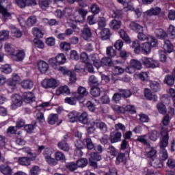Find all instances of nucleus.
<instances>
[{"label":"nucleus","mask_w":175,"mask_h":175,"mask_svg":"<svg viewBox=\"0 0 175 175\" xmlns=\"http://www.w3.org/2000/svg\"><path fill=\"white\" fill-rule=\"evenodd\" d=\"M78 94L81 95V96H87L88 95V92L87 91V89L85 88L80 86L78 88Z\"/></svg>","instance_id":"obj_58"},{"label":"nucleus","mask_w":175,"mask_h":175,"mask_svg":"<svg viewBox=\"0 0 175 175\" xmlns=\"http://www.w3.org/2000/svg\"><path fill=\"white\" fill-rule=\"evenodd\" d=\"M129 27L135 32H143V26L142 25L133 21L131 22L129 25Z\"/></svg>","instance_id":"obj_17"},{"label":"nucleus","mask_w":175,"mask_h":175,"mask_svg":"<svg viewBox=\"0 0 175 175\" xmlns=\"http://www.w3.org/2000/svg\"><path fill=\"white\" fill-rule=\"evenodd\" d=\"M109 25L111 29H113L116 31L121 28L122 23H121V21H118L117 19H113L112 21H110Z\"/></svg>","instance_id":"obj_15"},{"label":"nucleus","mask_w":175,"mask_h":175,"mask_svg":"<svg viewBox=\"0 0 175 175\" xmlns=\"http://www.w3.org/2000/svg\"><path fill=\"white\" fill-rule=\"evenodd\" d=\"M107 55H108L109 58H113L116 57V52L112 46H109L107 48Z\"/></svg>","instance_id":"obj_52"},{"label":"nucleus","mask_w":175,"mask_h":175,"mask_svg":"<svg viewBox=\"0 0 175 175\" xmlns=\"http://www.w3.org/2000/svg\"><path fill=\"white\" fill-rule=\"evenodd\" d=\"M57 146L60 150H62L63 151L68 152L69 151V144L66 143V141L62 140L57 144Z\"/></svg>","instance_id":"obj_32"},{"label":"nucleus","mask_w":175,"mask_h":175,"mask_svg":"<svg viewBox=\"0 0 175 175\" xmlns=\"http://www.w3.org/2000/svg\"><path fill=\"white\" fill-rule=\"evenodd\" d=\"M111 35L110 29L107 28H104L100 31V38L102 40H107L110 39Z\"/></svg>","instance_id":"obj_14"},{"label":"nucleus","mask_w":175,"mask_h":175,"mask_svg":"<svg viewBox=\"0 0 175 175\" xmlns=\"http://www.w3.org/2000/svg\"><path fill=\"white\" fill-rule=\"evenodd\" d=\"M162 160L156 159L154 160H152V164L155 169H159L161 167H163V164L161 161Z\"/></svg>","instance_id":"obj_51"},{"label":"nucleus","mask_w":175,"mask_h":175,"mask_svg":"<svg viewBox=\"0 0 175 175\" xmlns=\"http://www.w3.org/2000/svg\"><path fill=\"white\" fill-rule=\"evenodd\" d=\"M25 131L27 132V133H32L35 128H36V121H33L30 124L25 125Z\"/></svg>","instance_id":"obj_30"},{"label":"nucleus","mask_w":175,"mask_h":175,"mask_svg":"<svg viewBox=\"0 0 175 175\" xmlns=\"http://www.w3.org/2000/svg\"><path fill=\"white\" fill-rule=\"evenodd\" d=\"M8 39H9V31H0V40H6Z\"/></svg>","instance_id":"obj_54"},{"label":"nucleus","mask_w":175,"mask_h":175,"mask_svg":"<svg viewBox=\"0 0 175 175\" xmlns=\"http://www.w3.org/2000/svg\"><path fill=\"white\" fill-rule=\"evenodd\" d=\"M89 58L92 61L93 65L95 66V68L97 69L100 68V59H99V55H98V54H91Z\"/></svg>","instance_id":"obj_11"},{"label":"nucleus","mask_w":175,"mask_h":175,"mask_svg":"<svg viewBox=\"0 0 175 175\" xmlns=\"http://www.w3.org/2000/svg\"><path fill=\"white\" fill-rule=\"evenodd\" d=\"M100 62V66H114V63H113L111 57H103Z\"/></svg>","instance_id":"obj_20"},{"label":"nucleus","mask_w":175,"mask_h":175,"mask_svg":"<svg viewBox=\"0 0 175 175\" xmlns=\"http://www.w3.org/2000/svg\"><path fill=\"white\" fill-rule=\"evenodd\" d=\"M155 35L159 39H165L167 38V33L162 29H156Z\"/></svg>","instance_id":"obj_24"},{"label":"nucleus","mask_w":175,"mask_h":175,"mask_svg":"<svg viewBox=\"0 0 175 175\" xmlns=\"http://www.w3.org/2000/svg\"><path fill=\"white\" fill-rule=\"evenodd\" d=\"M90 10L93 14H98L100 12V8L96 3H94L90 6Z\"/></svg>","instance_id":"obj_53"},{"label":"nucleus","mask_w":175,"mask_h":175,"mask_svg":"<svg viewBox=\"0 0 175 175\" xmlns=\"http://www.w3.org/2000/svg\"><path fill=\"white\" fill-rule=\"evenodd\" d=\"M66 167L68 169V170H71V172H75V170L77 169V164L75 163H68L66 165Z\"/></svg>","instance_id":"obj_63"},{"label":"nucleus","mask_w":175,"mask_h":175,"mask_svg":"<svg viewBox=\"0 0 175 175\" xmlns=\"http://www.w3.org/2000/svg\"><path fill=\"white\" fill-rule=\"evenodd\" d=\"M163 49L167 53H172L174 50V46L169 40L164 41Z\"/></svg>","instance_id":"obj_21"},{"label":"nucleus","mask_w":175,"mask_h":175,"mask_svg":"<svg viewBox=\"0 0 175 175\" xmlns=\"http://www.w3.org/2000/svg\"><path fill=\"white\" fill-rule=\"evenodd\" d=\"M124 42H122L121 40H118L114 44L115 49L118 51H121V50H122Z\"/></svg>","instance_id":"obj_57"},{"label":"nucleus","mask_w":175,"mask_h":175,"mask_svg":"<svg viewBox=\"0 0 175 175\" xmlns=\"http://www.w3.org/2000/svg\"><path fill=\"white\" fill-rule=\"evenodd\" d=\"M126 162V157L124 153H119L116 157V164L120 165V163H125Z\"/></svg>","instance_id":"obj_26"},{"label":"nucleus","mask_w":175,"mask_h":175,"mask_svg":"<svg viewBox=\"0 0 175 175\" xmlns=\"http://www.w3.org/2000/svg\"><path fill=\"white\" fill-rule=\"evenodd\" d=\"M12 58L14 59V61H17L18 62H20V61H23L24 58H25V53L24 51H20L18 50L16 52H14L12 55Z\"/></svg>","instance_id":"obj_10"},{"label":"nucleus","mask_w":175,"mask_h":175,"mask_svg":"<svg viewBox=\"0 0 175 175\" xmlns=\"http://www.w3.org/2000/svg\"><path fill=\"white\" fill-rule=\"evenodd\" d=\"M92 36V33H91V29L90 27L85 26L81 31V37L84 40H90Z\"/></svg>","instance_id":"obj_9"},{"label":"nucleus","mask_w":175,"mask_h":175,"mask_svg":"<svg viewBox=\"0 0 175 175\" xmlns=\"http://www.w3.org/2000/svg\"><path fill=\"white\" fill-rule=\"evenodd\" d=\"M121 137H122V133L120 131H113L110 133L109 140L111 143H118L121 142Z\"/></svg>","instance_id":"obj_6"},{"label":"nucleus","mask_w":175,"mask_h":175,"mask_svg":"<svg viewBox=\"0 0 175 175\" xmlns=\"http://www.w3.org/2000/svg\"><path fill=\"white\" fill-rule=\"evenodd\" d=\"M157 109L160 113V114H166L167 113V109H166V106L162 103H158L157 105Z\"/></svg>","instance_id":"obj_35"},{"label":"nucleus","mask_w":175,"mask_h":175,"mask_svg":"<svg viewBox=\"0 0 175 175\" xmlns=\"http://www.w3.org/2000/svg\"><path fill=\"white\" fill-rule=\"evenodd\" d=\"M86 143V147L88 150H92L94 148L95 146L94 145V143H92V140L90 138H87L85 139Z\"/></svg>","instance_id":"obj_64"},{"label":"nucleus","mask_w":175,"mask_h":175,"mask_svg":"<svg viewBox=\"0 0 175 175\" xmlns=\"http://www.w3.org/2000/svg\"><path fill=\"white\" fill-rule=\"evenodd\" d=\"M150 88L154 92H158L161 91V84L155 81H151L150 83Z\"/></svg>","instance_id":"obj_29"},{"label":"nucleus","mask_w":175,"mask_h":175,"mask_svg":"<svg viewBox=\"0 0 175 175\" xmlns=\"http://www.w3.org/2000/svg\"><path fill=\"white\" fill-rule=\"evenodd\" d=\"M88 164V161L87 159H81L77 161V167H85Z\"/></svg>","instance_id":"obj_50"},{"label":"nucleus","mask_w":175,"mask_h":175,"mask_svg":"<svg viewBox=\"0 0 175 175\" xmlns=\"http://www.w3.org/2000/svg\"><path fill=\"white\" fill-rule=\"evenodd\" d=\"M1 173L4 175H12L13 174V170L8 165H3L0 167Z\"/></svg>","instance_id":"obj_19"},{"label":"nucleus","mask_w":175,"mask_h":175,"mask_svg":"<svg viewBox=\"0 0 175 175\" xmlns=\"http://www.w3.org/2000/svg\"><path fill=\"white\" fill-rule=\"evenodd\" d=\"M57 95H61V94H66V95H69V94H70V90L66 85L62 86L57 90Z\"/></svg>","instance_id":"obj_33"},{"label":"nucleus","mask_w":175,"mask_h":175,"mask_svg":"<svg viewBox=\"0 0 175 175\" xmlns=\"http://www.w3.org/2000/svg\"><path fill=\"white\" fill-rule=\"evenodd\" d=\"M68 117L70 122H76L79 120V113L77 111L70 112Z\"/></svg>","instance_id":"obj_34"},{"label":"nucleus","mask_w":175,"mask_h":175,"mask_svg":"<svg viewBox=\"0 0 175 175\" xmlns=\"http://www.w3.org/2000/svg\"><path fill=\"white\" fill-rule=\"evenodd\" d=\"M12 70H13L12 69V66H10V64H5L1 68V72L3 73H5V75H9V73H12Z\"/></svg>","instance_id":"obj_47"},{"label":"nucleus","mask_w":175,"mask_h":175,"mask_svg":"<svg viewBox=\"0 0 175 175\" xmlns=\"http://www.w3.org/2000/svg\"><path fill=\"white\" fill-rule=\"evenodd\" d=\"M137 38L141 42H144V40H148V42H150L151 46L152 47H157V46L158 45V42L157 41V39H155V38L151 36H148V34H145L142 31H139L138 33Z\"/></svg>","instance_id":"obj_3"},{"label":"nucleus","mask_w":175,"mask_h":175,"mask_svg":"<svg viewBox=\"0 0 175 175\" xmlns=\"http://www.w3.org/2000/svg\"><path fill=\"white\" fill-rule=\"evenodd\" d=\"M57 63L58 65H64L66 62V57L63 53H59L56 57Z\"/></svg>","instance_id":"obj_39"},{"label":"nucleus","mask_w":175,"mask_h":175,"mask_svg":"<svg viewBox=\"0 0 175 175\" xmlns=\"http://www.w3.org/2000/svg\"><path fill=\"white\" fill-rule=\"evenodd\" d=\"M78 120L81 124H88V113H87V112L82 113L78 118Z\"/></svg>","instance_id":"obj_31"},{"label":"nucleus","mask_w":175,"mask_h":175,"mask_svg":"<svg viewBox=\"0 0 175 175\" xmlns=\"http://www.w3.org/2000/svg\"><path fill=\"white\" fill-rule=\"evenodd\" d=\"M56 161H65V154L62 152L57 151L55 154Z\"/></svg>","instance_id":"obj_62"},{"label":"nucleus","mask_w":175,"mask_h":175,"mask_svg":"<svg viewBox=\"0 0 175 175\" xmlns=\"http://www.w3.org/2000/svg\"><path fill=\"white\" fill-rule=\"evenodd\" d=\"M141 61L146 68H159L158 61L152 59V58L144 57L142 58Z\"/></svg>","instance_id":"obj_4"},{"label":"nucleus","mask_w":175,"mask_h":175,"mask_svg":"<svg viewBox=\"0 0 175 175\" xmlns=\"http://www.w3.org/2000/svg\"><path fill=\"white\" fill-rule=\"evenodd\" d=\"M58 121L57 114H51L48 118V122L50 125H54Z\"/></svg>","instance_id":"obj_41"},{"label":"nucleus","mask_w":175,"mask_h":175,"mask_svg":"<svg viewBox=\"0 0 175 175\" xmlns=\"http://www.w3.org/2000/svg\"><path fill=\"white\" fill-rule=\"evenodd\" d=\"M161 12V10L160 8L158 7H155V8H152L149 10H147L146 12V14H147V16H158V14H159Z\"/></svg>","instance_id":"obj_22"},{"label":"nucleus","mask_w":175,"mask_h":175,"mask_svg":"<svg viewBox=\"0 0 175 175\" xmlns=\"http://www.w3.org/2000/svg\"><path fill=\"white\" fill-rule=\"evenodd\" d=\"M92 124L100 129L102 133H106V132H107V125H106L103 122H99V120H96L92 122Z\"/></svg>","instance_id":"obj_8"},{"label":"nucleus","mask_w":175,"mask_h":175,"mask_svg":"<svg viewBox=\"0 0 175 175\" xmlns=\"http://www.w3.org/2000/svg\"><path fill=\"white\" fill-rule=\"evenodd\" d=\"M49 62L50 65L53 68V69H58V63L57 62V57L50 58Z\"/></svg>","instance_id":"obj_56"},{"label":"nucleus","mask_w":175,"mask_h":175,"mask_svg":"<svg viewBox=\"0 0 175 175\" xmlns=\"http://www.w3.org/2000/svg\"><path fill=\"white\" fill-rule=\"evenodd\" d=\"M12 102L14 105H16V106L20 107V106H22L23 105V98H21L20 95L15 94L12 96Z\"/></svg>","instance_id":"obj_27"},{"label":"nucleus","mask_w":175,"mask_h":175,"mask_svg":"<svg viewBox=\"0 0 175 175\" xmlns=\"http://www.w3.org/2000/svg\"><path fill=\"white\" fill-rule=\"evenodd\" d=\"M136 140L137 142H139V143H142V144L145 145H147L148 143L147 141V135L138 136Z\"/></svg>","instance_id":"obj_55"},{"label":"nucleus","mask_w":175,"mask_h":175,"mask_svg":"<svg viewBox=\"0 0 175 175\" xmlns=\"http://www.w3.org/2000/svg\"><path fill=\"white\" fill-rule=\"evenodd\" d=\"M159 136H161V130L160 133L157 130H153L149 133V139L152 140V142H157Z\"/></svg>","instance_id":"obj_23"},{"label":"nucleus","mask_w":175,"mask_h":175,"mask_svg":"<svg viewBox=\"0 0 175 175\" xmlns=\"http://www.w3.org/2000/svg\"><path fill=\"white\" fill-rule=\"evenodd\" d=\"M111 109H113L116 111V113H118V114H125V112L126 111L125 107H120L117 105H112Z\"/></svg>","instance_id":"obj_36"},{"label":"nucleus","mask_w":175,"mask_h":175,"mask_svg":"<svg viewBox=\"0 0 175 175\" xmlns=\"http://www.w3.org/2000/svg\"><path fill=\"white\" fill-rule=\"evenodd\" d=\"M38 23V19L36 18V16H31L28 18L27 20L26 24L27 27H33L35 24Z\"/></svg>","instance_id":"obj_38"},{"label":"nucleus","mask_w":175,"mask_h":175,"mask_svg":"<svg viewBox=\"0 0 175 175\" xmlns=\"http://www.w3.org/2000/svg\"><path fill=\"white\" fill-rule=\"evenodd\" d=\"M8 9H9V6H7L5 8L3 5H0V13L2 14L4 20H8L9 17L12 16V14L8 11Z\"/></svg>","instance_id":"obj_18"},{"label":"nucleus","mask_w":175,"mask_h":175,"mask_svg":"<svg viewBox=\"0 0 175 175\" xmlns=\"http://www.w3.org/2000/svg\"><path fill=\"white\" fill-rule=\"evenodd\" d=\"M36 157H38V155L34 154V157H19L18 159V162L19 165H21V166H31V161H35V159H36Z\"/></svg>","instance_id":"obj_5"},{"label":"nucleus","mask_w":175,"mask_h":175,"mask_svg":"<svg viewBox=\"0 0 175 175\" xmlns=\"http://www.w3.org/2000/svg\"><path fill=\"white\" fill-rule=\"evenodd\" d=\"M168 33L170 35L171 39H175V27L173 25H170L167 29Z\"/></svg>","instance_id":"obj_61"},{"label":"nucleus","mask_w":175,"mask_h":175,"mask_svg":"<svg viewBox=\"0 0 175 175\" xmlns=\"http://www.w3.org/2000/svg\"><path fill=\"white\" fill-rule=\"evenodd\" d=\"M90 160L96 161L97 162H99V161L102 160V156L100 154H99V153L91 152L90 153Z\"/></svg>","instance_id":"obj_46"},{"label":"nucleus","mask_w":175,"mask_h":175,"mask_svg":"<svg viewBox=\"0 0 175 175\" xmlns=\"http://www.w3.org/2000/svg\"><path fill=\"white\" fill-rule=\"evenodd\" d=\"M80 59L81 62H83L84 64L88 63V61H90V57H88V55L85 52H83L81 53V57Z\"/></svg>","instance_id":"obj_59"},{"label":"nucleus","mask_w":175,"mask_h":175,"mask_svg":"<svg viewBox=\"0 0 175 175\" xmlns=\"http://www.w3.org/2000/svg\"><path fill=\"white\" fill-rule=\"evenodd\" d=\"M119 34L120 38L124 40V42H126V43H131V38H129V36H128V33H126V31H125V30L124 29H120L119 31Z\"/></svg>","instance_id":"obj_25"},{"label":"nucleus","mask_w":175,"mask_h":175,"mask_svg":"<svg viewBox=\"0 0 175 175\" xmlns=\"http://www.w3.org/2000/svg\"><path fill=\"white\" fill-rule=\"evenodd\" d=\"M130 65L134 69H137V70H140V69H142V63L137 59H131L130 61Z\"/></svg>","instance_id":"obj_28"},{"label":"nucleus","mask_w":175,"mask_h":175,"mask_svg":"<svg viewBox=\"0 0 175 175\" xmlns=\"http://www.w3.org/2000/svg\"><path fill=\"white\" fill-rule=\"evenodd\" d=\"M11 32L15 38H21V36H23V32L17 28H13Z\"/></svg>","instance_id":"obj_60"},{"label":"nucleus","mask_w":175,"mask_h":175,"mask_svg":"<svg viewBox=\"0 0 175 175\" xmlns=\"http://www.w3.org/2000/svg\"><path fill=\"white\" fill-rule=\"evenodd\" d=\"M42 85L44 88H57V81L53 79H44Z\"/></svg>","instance_id":"obj_7"},{"label":"nucleus","mask_w":175,"mask_h":175,"mask_svg":"<svg viewBox=\"0 0 175 175\" xmlns=\"http://www.w3.org/2000/svg\"><path fill=\"white\" fill-rule=\"evenodd\" d=\"M22 98L25 103H31V102L35 100V96H33V93L31 92L23 93Z\"/></svg>","instance_id":"obj_12"},{"label":"nucleus","mask_w":175,"mask_h":175,"mask_svg":"<svg viewBox=\"0 0 175 175\" xmlns=\"http://www.w3.org/2000/svg\"><path fill=\"white\" fill-rule=\"evenodd\" d=\"M145 97L148 99V100H153V102H158V96L155 94H152L151 93V90L150 89L145 90Z\"/></svg>","instance_id":"obj_16"},{"label":"nucleus","mask_w":175,"mask_h":175,"mask_svg":"<svg viewBox=\"0 0 175 175\" xmlns=\"http://www.w3.org/2000/svg\"><path fill=\"white\" fill-rule=\"evenodd\" d=\"M164 83L167 85H173L174 84V77L173 75L165 76Z\"/></svg>","instance_id":"obj_42"},{"label":"nucleus","mask_w":175,"mask_h":175,"mask_svg":"<svg viewBox=\"0 0 175 175\" xmlns=\"http://www.w3.org/2000/svg\"><path fill=\"white\" fill-rule=\"evenodd\" d=\"M115 128V131L116 132H119V131H121V132H125V131H126V127L125 126V125H124L122 123H118L116 124L114 126Z\"/></svg>","instance_id":"obj_49"},{"label":"nucleus","mask_w":175,"mask_h":175,"mask_svg":"<svg viewBox=\"0 0 175 175\" xmlns=\"http://www.w3.org/2000/svg\"><path fill=\"white\" fill-rule=\"evenodd\" d=\"M119 91L122 98H129L132 95V92L129 90L120 89Z\"/></svg>","instance_id":"obj_40"},{"label":"nucleus","mask_w":175,"mask_h":175,"mask_svg":"<svg viewBox=\"0 0 175 175\" xmlns=\"http://www.w3.org/2000/svg\"><path fill=\"white\" fill-rule=\"evenodd\" d=\"M38 68L41 73H46L49 70V64L43 60H40L38 62Z\"/></svg>","instance_id":"obj_13"},{"label":"nucleus","mask_w":175,"mask_h":175,"mask_svg":"<svg viewBox=\"0 0 175 175\" xmlns=\"http://www.w3.org/2000/svg\"><path fill=\"white\" fill-rule=\"evenodd\" d=\"M5 50L6 53L11 54V55H13V54H14V48H13V46L11 45V44L9 42H6L5 44Z\"/></svg>","instance_id":"obj_45"},{"label":"nucleus","mask_w":175,"mask_h":175,"mask_svg":"<svg viewBox=\"0 0 175 175\" xmlns=\"http://www.w3.org/2000/svg\"><path fill=\"white\" fill-rule=\"evenodd\" d=\"M161 139L159 143L160 147L159 159L160 161H166L169 158L167 150L165 148L169 144V131H167V128L161 127Z\"/></svg>","instance_id":"obj_1"},{"label":"nucleus","mask_w":175,"mask_h":175,"mask_svg":"<svg viewBox=\"0 0 175 175\" xmlns=\"http://www.w3.org/2000/svg\"><path fill=\"white\" fill-rule=\"evenodd\" d=\"M40 173V167L38 165H33L29 170V175H39Z\"/></svg>","instance_id":"obj_43"},{"label":"nucleus","mask_w":175,"mask_h":175,"mask_svg":"<svg viewBox=\"0 0 175 175\" xmlns=\"http://www.w3.org/2000/svg\"><path fill=\"white\" fill-rule=\"evenodd\" d=\"M23 88L28 90L33 87V82L31 79L25 80L21 83Z\"/></svg>","instance_id":"obj_37"},{"label":"nucleus","mask_w":175,"mask_h":175,"mask_svg":"<svg viewBox=\"0 0 175 175\" xmlns=\"http://www.w3.org/2000/svg\"><path fill=\"white\" fill-rule=\"evenodd\" d=\"M33 35L36 36V38H43V32H42V30L38 27H34L33 29Z\"/></svg>","instance_id":"obj_48"},{"label":"nucleus","mask_w":175,"mask_h":175,"mask_svg":"<svg viewBox=\"0 0 175 175\" xmlns=\"http://www.w3.org/2000/svg\"><path fill=\"white\" fill-rule=\"evenodd\" d=\"M151 42H144L141 46L139 43V40H136L133 42L132 48L134 49V53L135 54H140V53H144V54H150L151 52Z\"/></svg>","instance_id":"obj_2"},{"label":"nucleus","mask_w":175,"mask_h":175,"mask_svg":"<svg viewBox=\"0 0 175 175\" xmlns=\"http://www.w3.org/2000/svg\"><path fill=\"white\" fill-rule=\"evenodd\" d=\"M90 94L92 96L98 97L100 96V88L98 87H94L91 88Z\"/></svg>","instance_id":"obj_44"}]
</instances>
